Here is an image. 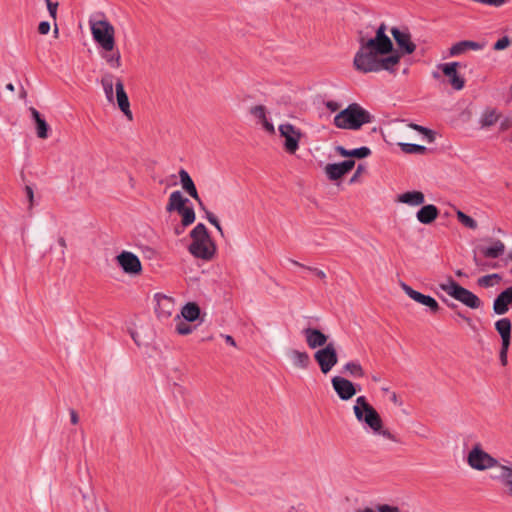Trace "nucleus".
Instances as JSON below:
<instances>
[{
  "label": "nucleus",
  "mask_w": 512,
  "mask_h": 512,
  "mask_svg": "<svg viewBox=\"0 0 512 512\" xmlns=\"http://www.w3.org/2000/svg\"><path fill=\"white\" fill-rule=\"evenodd\" d=\"M468 464L475 470L483 471L490 468H498L499 474L496 476L501 480H512V463L504 460L499 463L497 459L484 451L479 444L475 445L468 453Z\"/></svg>",
  "instance_id": "f257e3e1"
},
{
  "label": "nucleus",
  "mask_w": 512,
  "mask_h": 512,
  "mask_svg": "<svg viewBox=\"0 0 512 512\" xmlns=\"http://www.w3.org/2000/svg\"><path fill=\"white\" fill-rule=\"evenodd\" d=\"M372 120L373 116L369 111L358 103H351L334 117L333 123L340 129L358 130Z\"/></svg>",
  "instance_id": "f03ea898"
},
{
  "label": "nucleus",
  "mask_w": 512,
  "mask_h": 512,
  "mask_svg": "<svg viewBox=\"0 0 512 512\" xmlns=\"http://www.w3.org/2000/svg\"><path fill=\"white\" fill-rule=\"evenodd\" d=\"M192 242L188 250L196 258L209 261L216 253V246L211 239L206 226L198 223L190 232Z\"/></svg>",
  "instance_id": "7ed1b4c3"
},
{
  "label": "nucleus",
  "mask_w": 512,
  "mask_h": 512,
  "mask_svg": "<svg viewBox=\"0 0 512 512\" xmlns=\"http://www.w3.org/2000/svg\"><path fill=\"white\" fill-rule=\"evenodd\" d=\"M353 411L356 419L369 427L373 432H379L382 419L375 408L367 401L365 396L357 397Z\"/></svg>",
  "instance_id": "20e7f679"
},
{
  "label": "nucleus",
  "mask_w": 512,
  "mask_h": 512,
  "mask_svg": "<svg viewBox=\"0 0 512 512\" xmlns=\"http://www.w3.org/2000/svg\"><path fill=\"white\" fill-rule=\"evenodd\" d=\"M439 287L449 296L453 297L455 300L461 302L471 309H478L482 305V301L477 295L459 285L452 278H449L446 283H441Z\"/></svg>",
  "instance_id": "39448f33"
},
{
  "label": "nucleus",
  "mask_w": 512,
  "mask_h": 512,
  "mask_svg": "<svg viewBox=\"0 0 512 512\" xmlns=\"http://www.w3.org/2000/svg\"><path fill=\"white\" fill-rule=\"evenodd\" d=\"M94 41L105 51L110 52L115 46V29L107 20L90 21Z\"/></svg>",
  "instance_id": "423d86ee"
},
{
  "label": "nucleus",
  "mask_w": 512,
  "mask_h": 512,
  "mask_svg": "<svg viewBox=\"0 0 512 512\" xmlns=\"http://www.w3.org/2000/svg\"><path fill=\"white\" fill-rule=\"evenodd\" d=\"M387 53H378L372 49L359 47L353 59L355 70L361 73L377 72V64L381 56Z\"/></svg>",
  "instance_id": "0eeeda50"
},
{
  "label": "nucleus",
  "mask_w": 512,
  "mask_h": 512,
  "mask_svg": "<svg viewBox=\"0 0 512 512\" xmlns=\"http://www.w3.org/2000/svg\"><path fill=\"white\" fill-rule=\"evenodd\" d=\"M314 359L318 363L323 374H327L337 364L338 356L333 342L328 343L314 353Z\"/></svg>",
  "instance_id": "6e6552de"
},
{
  "label": "nucleus",
  "mask_w": 512,
  "mask_h": 512,
  "mask_svg": "<svg viewBox=\"0 0 512 512\" xmlns=\"http://www.w3.org/2000/svg\"><path fill=\"white\" fill-rule=\"evenodd\" d=\"M279 132L285 138L284 147L290 154H294L299 148L301 131L290 123H284L279 126Z\"/></svg>",
  "instance_id": "1a4fd4ad"
},
{
  "label": "nucleus",
  "mask_w": 512,
  "mask_h": 512,
  "mask_svg": "<svg viewBox=\"0 0 512 512\" xmlns=\"http://www.w3.org/2000/svg\"><path fill=\"white\" fill-rule=\"evenodd\" d=\"M401 288L408 297L413 299L415 302L422 304L423 306H426L429 309L430 313L437 314L440 311V305L433 297L429 295H424L414 290L406 283H402Z\"/></svg>",
  "instance_id": "9d476101"
},
{
  "label": "nucleus",
  "mask_w": 512,
  "mask_h": 512,
  "mask_svg": "<svg viewBox=\"0 0 512 512\" xmlns=\"http://www.w3.org/2000/svg\"><path fill=\"white\" fill-rule=\"evenodd\" d=\"M116 260L127 274H139L142 271L140 259L132 252L123 251L117 255Z\"/></svg>",
  "instance_id": "9b49d317"
},
{
  "label": "nucleus",
  "mask_w": 512,
  "mask_h": 512,
  "mask_svg": "<svg viewBox=\"0 0 512 512\" xmlns=\"http://www.w3.org/2000/svg\"><path fill=\"white\" fill-rule=\"evenodd\" d=\"M331 383L334 391L343 401L351 399L357 392L355 385L344 377L334 376Z\"/></svg>",
  "instance_id": "f8f14e48"
},
{
  "label": "nucleus",
  "mask_w": 512,
  "mask_h": 512,
  "mask_svg": "<svg viewBox=\"0 0 512 512\" xmlns=\"http://www.w3.org/2000/svg\"><path fill=\"white\" fill-rule=\"evenodd\" d=\"M460 66L459 62L443 63L438 65L443 74L449 77V83L455 90H462L465 86V80L457 72V67Z\"/></svg>",
  "instance_id": "ddd939ff"
},
{
  "label": "nucleus",
  "mask_w": 512,
  "mask_h": 512,
  "mask_svg": "<svg viewBox=\"0 0 512 512\" xmlns=\"http://www.w3.org/2000/svg\"><path fill=\"white\" fill-rule=\"evenodd\" d=\"M391 34L403 53L412 54L415 51L416 45L411 41V35L407 29L400 30L397 27H393Z\"/></svg>",
  "instance_id": "4468645a"
},
{
  "label": "nucleus",
  "mask_w": 512,
  "mask_h": 512,
  "mask_svg": "<svg viewBox=\"0 0 512 512\" xmlns=\"http://www.w3.org/2000/svg\"><path fill=\"white\" fill-rule=\"evenodd\" d=\"M354 165L355 161L352 159L340 163L327 164L325 166V173L330 180L336 181L352 170Z\"/></svg>",
  "instance_id": "2eb2a0df"
},
{
  "label": "nucleus",
  "mask_w": 512,
  "mask_h": 512,
  "mask_svg": "<svg viewBox=\"0 0 512 512\" xmlns=\"http://www.w3.org/2000/svg\"><path fill=\"white\" fill-rule=\"evenodd\" d=\"M302 335L305 337L306 343L309 348L316 349L326 346L328 337L319 329L307 327L302 330Z\"/></svg>",
  "instance_id": "dca6fc26"
},
{
  "label": "nucleus",
  "mask_w": 512,
  "mask_h": 512,
  "mask_svg": "<svg viewBox=\"0 0 512 512\" xmlns=\"http://www.w3.org/2000/svg\"><path fill=\"white\" fill-rule=\"evenodd\" d=\"M512 304V286L503 290L493 302V311L497 315H504Z\"/></svg>",
  "instance_id": "f3484780"
},
{
  "label": "nucleus",
  "mask_w": 512,
  "mask_h": 512,
  "mask_svg": "<svg viewBox=\"0 0 512 512\" xmlns=\"http://www.w3.org/2000/svg\"><path fill=\"white\" fill-rule=\"evenodd\" d=\"M116 89V99L119 109L124 113V115L132 120V112L130 110V102L128 99V95L125 92L124 84L121 79H117L115 83Z\"/></svg>",
  "instance_id": "a211bd4d"
},
{
  "label": "nucleus",
  "mask_w": 512,
  "mask_h": 512,
  "mask_svg": "<svg viewBox=\"0 0 512 512\" xmlns=\"http://www.w3.org/2000/svg\"><path fill=\"white\" fill-rule=\"evenodd\" d=\"M179 177H180V182H181V185H182V188L184 189V191L186 193H188L193 199H195L198 202L201 209H204V204H203L201 198L199 197L196 186H195L192 178L190 177L189 173L185 169H180Z\"/></svg>",
  "instance_id": "6ab92c4d"
},
{
  "label": "nucleus",
  "mask_w": 512,
  "mask_h": 512,
  "mask_svg": "<svg viewBox=\"0 0 512 512\" xmlns=\"http://www.w3.org/2000/svg\"><path fill=\"white\" fill-rule=\"evenodd\" d=\"M157 307L155 311L159 318H169L174 311V301L171 297L156 294Z\"/></svg>",
  "instance_id": "aec40b11"
},
{
  "label": "nucleus",
  "mask_w": 512,
  "mask_h": 512,
  "mask_svg": "<svg viewBox=\"0 0 512 512\" xmlns=\"http://www.w3.org/2000/svg\"><path fill=\"white\" fill-rule=\"evenodd\" d=\"M358 42L361 47L366 49H372L378 53H390L392 48L390 46H382V40H376V36L373 38H367L362 31L359 32Z\"/></svg>",
  "instance_id": "412c9836"
},
{
  "label": "nucleus",
  "mask_w": 512,
  "mask_h": 512,
  "mask_svg": "<svg viewBox=\"0 0 512 512\" xmlns=\"http://www.w3.org/2000/svg\"><path fill=\"white\" fill-rule=\"evenodd\" d=\"M484 48V44L471 41V40H463L453 44L449 49V55L452 57L459 56L465 53L468 50H482Z\"/></svg>",
  "instance_id": "4be33fe9"
},
{
  "label": "nucleus",
  "mask_w": 512,
  "mask_h": 512,
  "mask_svg": "<svg viewBox=\"0 0 512 512\" xmlns=\"http://www.w3.org/2000/svg\"><path fill=\"white\" fill-rule=\"evenodd\" d=\"M439 215V209L433 204L423 205L416 213L417 220L425 225L433 223Z\"/></svg>",
  "instance_id": "5701e85b"
},
{
  "label": "nucleus",
  "mask_w": 512,
  "mask_h": 512,
  "mask_svg": "<svg viewBox=\"0 0 512 512\" xmlns=\"http://www.w3.org/2000/svg\"><path fill=\"white\" fill-rule=\"evenodd\" d=\"M397 201L415 207L424 204L425 196L421 191H408L398 195Z\"/></svg>",
  "instance_id": "b1692460"
},
{
  "label": "nucleus",
  "mask_w": 512,
  "mask_h": 512,
  "mask_svg": "<svg viewBox=\"0 0 512 512\" xmlns=\"http://www.w3.org/2000/svg\"><path fill=\"white\" fill-rule=\"evenodd\" d=\"M189 202V199L183 197L180 191H173L169 196L166 210L168 212L176 211L179 213V211L182 208H184Z\"/></svg>",
  "instance_id": "393cba45"
},
{
  "label": "nucleus",
  "mask_w": 512,
  "mask_h": 512,
  "mask_svg": "<svg viewBox=\"0 0 512 512\" xmlns=\"http://www.w3.org/2000/svg\"><path fill=\"white\" fill-rule=\"evenodd\" d=\"M505 252V245L501 240L493 241L489 247H482L481 253L486 258L495 259L503 255Z\"/></svg>",
  "instance_id": "a878e982"
},
{
  "label": "nucleus",
  "mask_w": 512,
  "mask_h": 512,
  "mask_svg": "<svg viewBox=\"0 0 512 512\" xmlns=\"http://www.w3.org/2000/svg\"><path fill=\"white\" fill-rule=\"evenodd\" d=\"M289 357L293 365L297 368L307 369L310 364L309 354L305 351L291 350Z\"/></svg>",
  "instance_id": "bb28decb"
},
{
  "label": "nucleus",
  "mask_w": 512,
  "mask_h": 512,
  "mask_svg": "<svg viewBox=\"0 0 512 512\" xmlns=\"http://www.w3.org/2000/svg\"><path fill=\"white\" fill-rule=\"evenodd\" d=\"M495 329L501 336L502 343H510L511 321L508 318H502L496 321Z\"/></svg>",
  "instance_id": "cd10ccee"
},
{
  "label": "nucleus",
  "mask_w": 512,
  "mask_h": 512,
  "mask_svg": "<svg viewBox=\"0 0 512 512\" xmlns=\"http://www.w3.org/2000/svg\"><path fill=\"white\" fill-rule=\"evenodd\" d=\"M500 117V114L495 108H486L480 117L479 123L482 128L494 125Z\"/></svg>",
  "instance_id": "c85d7f7f"
},
{
  "label": "nucleus",
  "mask_w": 512,
  "mask_h": 512,
  "mask_svg": "<svg viewBox=\"0 0 512 512\" xmlns=\"http://www.w3.org/2000/svg\"><path fill=\"white\" fill-rule=\"evenodd\" d=\"M400 61V56L397 54L390 56H381L377 64V72L386 70L389 72L393 71V67Z\"/></svg>",
  "instance_id": "c756f323"
},
{
  "label": "nucleus",
  "mask_w": 512,
  "mask_h": 512,
  "mask_svg": "<svg viewBox=\"0 0 512 512\" xmlns=\"http://www.w3.org/2000/svg\"><path fill=\"white\" fill-rule=\"evenodd\" d=\"M181 315L186 321L193 322L198 319L200 308L196 303H187L182 308Z\"/></svg>",
  "instance_id": "7c9ffc66"
},
{
  "label": "nucleus",
  "mask_w": 512,
  "mask_h": 512,
  "mask_svg": "<svg viewBox=\"0 0 512 512\" xmlns=\"http://www.w3.org/2000/svg\"><path fill=\"white\" fill-rule=\"evenodd\" d=\"M113 79H114V76L109 73L105 74L101 79V84H102L105 96L109 102L114 101Z\"/></svg>",
  "instance_id": "2f4dec72"
},
{
  "label": "nucleus",
  "mask_w": 512,
  "mask_h": 512,
  "mask_svg": "<svg viewBox=\"0 0 512 512\" xmlns=\"http://www.w3.org/2000/svg\"><path fill=\"white\" fill-rule=\"evenodd\" d=\"M343 372L348 373L350 376L354 378H361L364 377L365 375L362 366L357 361L347 362L343 367Z\"/></svg>",
  "instance_id": "473e14b6"
},
{
  "label": "nucleus",
  "mask_w": 512,
  "mask_h": 512,
  "mask_svg": "<svg viewBox=\"0 0 512 512\" xmlns=\"http://www.w3.org/2000/svg\"><path fill=\"white\" fill-rule=\"evenodd\" d=\"M179 214L182 217L181 222L184 227H187V226L191 225L192 223H194L196 215H195V211L192 206L186 205L184 208H182L179 211Z\"/></svg>",
  "instance_id": "72a5a7b5"
},
{
  "label": "nucleus",
  "mask_w": 512,
  "mask_h": 512,
  "mask_svg": "<svg viewBox=\"0 0 512 512\" xmlns=\"http://www.w3.org/2000/svg\"><path fill=\"white\" fill-rule=\"evenodd\" d=\"M402 152L406 154H425L428 149L425 146L412 144V143H400L399 144Z\"/></svg>",
  "instance_id": "f704fd0d"
},
{
  "label": "nucleus",
  "mask_w": 512,
  "mask_h": 512,
  "mask_svg": "<svg viewBox=\"0 0 512 512\" xmlns=\"http://www.w3.org/2000/svg\"><path fill=\"white\" fill-rule=\"evenodd\" d=\"M102 57L106 60V62L112 68H119L121 66V55L118 50L117 51L112 50L110 52H106L105 54H103Z\"/></svg>",
  "instance_id": "c9c22d12"
},
{
  "label": "nucleus",
  "mask_w": 512,
  "mask_h": 512,
  "mask_svg": "<svg viewBox=\"0 0 512 512\" xmlns=\"http://www.w3.org/2000/svg\"><path fill=\"white\" fill-rule=\"evenodd\" d=\"M456 216H457L458 221L461 224H463L465 227L473 229V230L477 229V227H478L477 222L472 217L468 216L461 210H457Z\"/></svg>",
  "instance_id": "e433bc0d"
},
{
  "label": "nucleus",
  "mask_w": 512,
  "mask_h": 512,
  "mask_svg": "<svg viewBox=\"0 0 512 512\" xmlns=\"http://www.w3.org/2000/svg\"><path fill=\"white\" fill-rule=\"evenodd\" d=\"M376 40H382V46H390L393 49V43L391 39L386 35V25L382 23L377 29H376Z\"/></svg>",
  "instance_id": "4c0bfd02"
},
{
  "label": "nucleus",
  "mask_w": 512,
  "mask_h": 512,
  "mask_svg": "<svg viewBox=\"0 0 512 512\" xmlns=\"http://www.w3.org/2000/svg\"><path fill=\"white\" fill-rule=\"evenodd\" d=\"M289 262H291L292 264L298 266V267H301L305 270H308L312 273H314L318 278H320L321 280H325L326 279V273L323 271V270H320L318 268H314V267H310V266H306L296 260H293V259H289Z\"/></svg>",
  "instance_id": "58836bf2"
},
{
  "label": "nucleus",
  "mask_w": 512,
  "mask_h": 512,
  "mask_svg": "<svg viewBox=\"0 0 512 512\" xmlns=\"http://www.w3.org/2000/svg\"><path fill=\"white\" fill-rule=\"evenodd\" d=\"M36 128H37V136L39 138L46 139L48 137L49 125L43 118L36 121Z\"/></svg>",
  "instance_id": "ea45409f"
},
{
  "label": "nucleus",
  "mask_w": 512,
  "mask_h": 512,
  "mask_svg": "<svg viewBox=\"0 0 512 512\" xmlns=\"http://www.w3.org/2000/svg\"><path fill=\"white\" fill-rule=\"evenodd\" d=\"M370 155H371V150H370V148H368L366 146H362V147L350 150V157H356V158L361 159V158H366Z\"/></svg>",
  "instance_id": "a19ab883"
},
{
  "label": "nucleus",
  "mask_w": 512,
  "mask_h": 512,
  "mask_svg": "<svg viewBox=\"0 0 512 512\" xmlns=\"http://www.w3.org/2000/svg\"><path fill=\"white\" fill-rule=\"evenodd\" d=\"M250 113L260 122L266 118V108L263 105H256L250 109Z\"/></svg>",
  "instance_id": "79ce46f5"
},
{
  "label": "nucleus",
  "mask_w": 512,
  "mask_h": 512,
  "mask_svg": "<svg viewBox=\"0 0 512 512\" xmlns=\"http://www.w3.org/2000/svg\"><path fill=\"white\" fill-rule=\"evenodd\" d=\"M203 210L206 213V219L220 232L221 235H223V229L217 217L212 212L206 210L205 207Z\"/></svg>",
  "instance_id": "37998d69"
},
{
  "label": "nucleus",
  "mask_w": 512,
  "mask_h": 512,
  "mask_svg": "<svg viewBox=\"0 0 512 512\" xmlns=\"http://www.w3.org/2000/svg\"><path fill=\"white\" fill-rule=\"evenodd\" d=\"M493 277H496L495 275H485V276H482L480 277L478 280H477V284L480 286V287H483V288H489V287H492L495 285V282L493 281Z\"/></svg>",
  "instance_id": "c03bdc74"
},
{
  "label": "nucleus",
  "mask_w": 512,
  "mask_h": 512,
  "mask_svg": "<svg viewBox=\"0 0 512 512\" xmlns=\"http://www.w3.org/2000/svg\"><path fill=\"white\" fill-rule=\"evenodd\" d=\"M411 127L417 131H419L420 133H422L423 135H429V142L432 143L435 141V132L428 129V128H425L423 126H420V125H417V124H411Z\"/></svg>",
  "instance_id": "a18cd8bd"
},
{
  "label": "nucleus",
  "mask_w": 512,
  "mask_h": 512,
  "mask_svg": "<svg viewBox=\"0 0 512 512\" xmlns=\"http://www.w3.org/2000/svg\"><path fill=\"white\" fill-rule=\"evenodd\" d=\"M176 331L180 335H188L193 331V328L189 324L183 321H179V323L176 325Z\"/></svg>",
  "instance_id": "49530a36"
},
{
  "label": "nucleus",
  "mask_w": 512,
  "mask_h": 512,
  "mask_svg": "<svg viewBox=\"0 0 512 512\" xmlns=\"http://www.w3.org/2000/svg\"><path fill=\"white\" fill-rule=\"evenodd\" d=\"M510 44V40L507 36H504L502 38H500L499 40H497L493 46V49L494 50H503L505 48H507Z\"/></svg>",
  "instance_id": "de8ad7c7"
},
{
  "label": "nucleus",
  "mask_w": 512,
  "mask_h": 512,
  "mask_svg": "<svg viewBox=\"0 0 512 512\" xmlns=\"http://www.w3.org/2000/svg\"><path fill=\"white\" fill-rule=\"evenodd\" d=\"M46 2V5H47V9H48V12H49V15L54 19L56 20V16H57V9H58V2H52L51 0H45Z\"/></svg>",
  "instance_id": "09e8293b"
},
{
  "label": "nucleus",
  "mask_w": 512,
  "mask_h": 512,
  "mask_svg": "<svg viewBox=\"0 0 512 512\" xmlns=\"http://www.w3.org/2000/svg\"><path fill=\"white\" fill-rule=\"evenodd\" d=\"M510 343H501V349H500V361L503 366L507 364V353L509 349Z\"/></svg>",
  "instance_id": "8fccbe9b"
},
{
  "label": "nucleus",
  "mask_w": 512,
  "mask_h": 512,
  "mask_svg": "<svg viewBox=\"0 0 512 512\" xmlns=\"http://www.w3.org/2000/svg\"><path fill=\"white\" fill-rule=\"evenodd\" d=\"M474 2L490 5L494 7H501L506 3V0H473Z\"/></svg>",
  "instance_id": "3c124183"
},
{
  "label": "nucleus",
  "mask_w": 512,
  "mask_h": 512,
  "mask_svg": "<svg viewBox=\"0 0 512 512\" xmlns=\"http://www.w3.org/2000/svg\"><path fill=\"white\" fill-rule=\"evenodd\" d=\"M50 28H51V25L48 21H42L39 23L38 31L40 34L46 35L49 33Z\"/></svg>",
  "instance_id": "603ef678"
},
{
  "label": "nucleus",
  "mask_w": 512,
  "mask_h": 512,
  "mask_svg": "<svg viewBox=\"0 0 512 512\" xmlns=\"http://www.w3.org/2000/svg\"><path fill=\"white\" fill-rule=\"evenodd\" d=\"M375 434H379V435H382L383 437L389 439V440H392L394 442H397L398 440L396 439L395 435H393L390 431H388L387 429H380L379 432H374Z\"/></svg>",
  "instance_id": "864d4df0"
},
{
  "label": "nucleus",
  "mask_w": 512,
  "mask_h": 512,
  "mask_svg": "<svg viewBox=\"0 0 512 512\" xmlns=\"http://www.w3.org/2000/svg\"><path fill=\"white\" fill-rule=\"evenodd\" d=\"M261 124L263 125L264 129L270 133V134H274L275 133V128H274V125L267 119V117L265 118V120H263L261 122Z\"/></svg>",
  "instance_id": "5fc2aeb1"
},
{
  "label": "nucleus",
  "mask_w": 512,
  "mask_h": 512,
  "mask_svg": "<svg viewBox=\"0 0 512 512\" xmlns=\"http://www.w3.org/2000/svg\"><path fill=\"white\" fill-rule=\"evenodd\" d=\"M379 512H401L397 507L389 505H380L378 507Z\"/></svg>",
  "instance_id": "6e6d98bb"
},
{
  "label": "nucleus",
  "mask_w": 512,
  "mask_h": 512,
  "mask_svg": "<svg viewBox=\"0 0 512 512\" xmlns=\"http://www.w3.org/2000/svg\"><path fill=\"white\" fill-rule=\"evenodd\" d=\"M325 106H326V108H327L328 110H330V111H332V112H335V111H337V110L340 108V104H339L338 102H336V101H332V100L327 101V102L325 103Z\"/></svg>",
  "instance_id": "4d7b16f0"
},
{
  "label": "nucleus",
  "mask_w": 512,
  "mask_h": 512,
  "mask_svg": "<svg viewBox=\"0 0 512 512\" xmlns=\"http://www.w3.org/2000/svg\"><path fill=\"white\" fill-rule=\"evenodd\" d=\"M502 491L512 497V482H502Z\"/></svg>",
  "instance_id": "13d9d810"
},
{
  "label": "nucleus",
  "mask_w": 512,
  "mask_h": 512,
  "mask_svg": "<svg viewBox=\"0 0 512 512\" xmlns=\"http://www.w3.org/2000/svg\"><path fill=\"white\" fill-rule=\"evenodd\" d=\"M512 125V121L509 118H505L500 123V130L505 131L509 129Z\"/></svg>",
  "instance_id": "bf43d9fd"
},
{
  "label": "nucleus",
  "mask_w": 512,
  "mask_h": 512,
  "mask_svg": "<svg viewBox=\"0 0 512 512\" xmlns=\"http://www.w3.org/2000/svg\"><path fill=\"white\" fill-rule=\"evenodd\" d=\"M336 151L343 157H350V150L344 148L343 146H337Z\"/></svg>",
  "instance_id": "052dcab7"
},
{
  "label": "nucleus",
  "mask_w": 512,
  "mask_h": 512,
  "mask_svg": "<svg viewBox=\"0 0 512 512\" xmlns=\"http://www.w3.org/2000/svg\"><path fill=\"white\" fill-rule=\"evenodd\" d=\"M365 170V167L362 165V164H359L358 167H357V170L355 172V174L353 175V177L351 178V182H354L356 180V178Z\"/></svg>",
  "instance_id": "680f3d73"
},
{
  "label": "nucleus",
  "mask_w": 512,
  "mask_h": 512,
  "mask_svg": "<svg viewBox=\"0 0 512 512\" xmlns=\"http://www.w3.org/2000/svg\"><path fill=\"white\" fill-rule=\"evenodd\" d=\"M70 419H71V423L74 425L79 422L78 414L73 409L70 410Z\"/></svg>",
  "instance_id": "e2e57ef3"
},
{
  "label": "nucleus",
  "mask_w": 512,
  "mask_h": 512,
  "mask_svg": "<svg viewBox=\"0 0 512 512\" xmlns=\"http://www.w3.org/2000/svg\"><path fill=\"white\" fill-rule=\"evenodd\" d=\"M25 190H26V195H27L29 201L32 202L33 201V196H34L33 189L31 187H29V186H26Z\"/></svg>",
  "instance_id": "0e129e2a"
},
{
  "label": "nucleus",
  "mask_w": 512,
  "mask_h": 512,
  "mask_svg": "<svg viewBox=\"0 0 512 512\" xmlns=\"http://www.w3.org/2000/svg\"><path fill=\"white\" fill-rule=\"evenodd\" d=\"M31 113H32V116H33L35 122L42 119L40 113L35 108L31 109Z\"/></svg>",
  "instance_id": "69168bd1"
},
{
  "label": "nucleus",
  "mask_w": 512,
  "mask_h": 512,
  "mask_svg": "<svg viewBox=\"0 0 512 512\" xmlns=\"http://www.w3.org/2000/svg\"><path fill=\"white\" fill-rule=\"evenodd\" d=\"M225 341H226L227 344H229L231 346H235L236 345L234 338L232 336H230V335H226L225 336Z\"/></svg>",
  "instance_id": "338daca9"
},
{
  "label": "nucleus",
  "mask_w": 512,
  "mask_h": 512,
  "mask_svg": "<svg viewBox=\"0 0 512 512\" xmlns=\"http://www.w3.org/2000/svg\"><path fill=\"white\" fill-rule=\"evenodd\" d=\"M456 314H457V316H459L460 318H462L463 320H465L469 325H471L472 320H471V318H470V317L465 316V315H464L463 313H461V312H457Z\"/></svg>",
  "instance_id": "774afa93"
}]
</instances>
